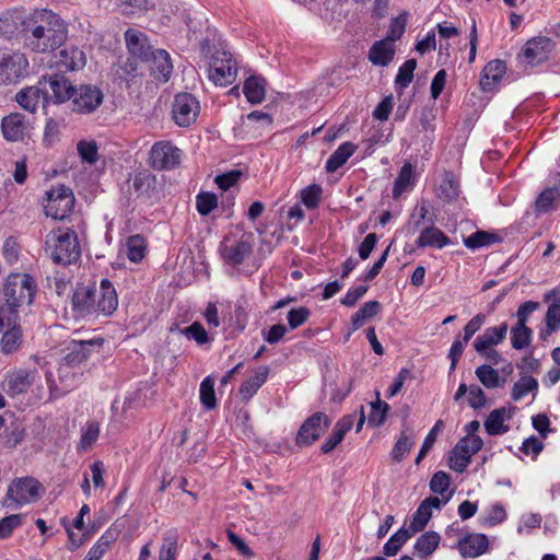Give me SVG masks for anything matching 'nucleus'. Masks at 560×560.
<instances>
[{"label":"nucleus","instance_id":"nucleus-47","mask_svg":"<svg viewBox=\"0 0 560 560\" xmlns=\"http://www.w3.org/2000/svg\"><path fill=\"white\" fill-rule=\"evenodd\" d=\"M459 185L451 172L445 173L438 188V197L444 201H451L457 198Z\"/></svg>","mask_w":560,"mask_h":560},{"label":"nucleus","instance_id":"nucleus-28","mask_svg":"<svg viewBox=\"0 0 560 560\" xmlns=\"http://www.w3.org/2000/svg\"><path fill=\"white\" fill-rule=\"evenodd\" d=\"M430 208L431 203L428 199L421 198L417 202L406 224L409 233L413 234L419 231L424 222H429L430 225L435 223V218L433 215H429Z\"/></svg>","mask_w":560,"mask_h":560},{"label":"nucleus","instance_id":"nucleus-12","mask_svg":"<svg viewBox=\"0 0 560 560\" xmlns=\"http://www.w3.org/2000/svg\"><path fill=\"white\" fill-rule=\"evenodd\" d=\"M200 113L199 101L190 93H179L175 96L172 115L176 125L189 127Z\"/></svg>","mask_w":560,"mask_h":560},{"label":"nucleus","instance_id":"nucleus-58","mask_svg":"<svg viewBox=\"0 0 560 560\" xmlns=\"http://www.w3.org/2000/svg\"><path fill=\"white\" fill-rule=\"evenodd\" d=\"M217 206L218 198L212 192H200L196 197V208L201 215H208Z\"/></svg>","mask_w":560,"mask_h":560},{"label":"nucleus","instance_id":"nucleus-21","mask_svg":"<svg viewBox=\"0 0 560 560\" xmlns=\"http://www.w3.org/2000/svg\"><path fill=\"white\" fill-rule=\"evenodd\" d=\"M103 345L102 338L71 341L68 347V353L65 355V364L68 366H78L88 360L94 349Z\"/></svg>","mask_w":560,"mask_h":560},{"label":"nucleus","instance_id":"nucleus-5","mask_svg":"<svg viewBox=\"0 0 560 560\" xmlns=\"http://www.w3.org/2000/svg\"><path fill=\"white\" fill-rule=\"evenodd\" d=\"M28 59L20 50H5L0 52V84H15L26 77Z\"/></svg>","mask_w":560,"mask_h":560},{"label":"nucleus","instance_id":"nucleus-41","mask_svg":"<svg viewBox=\"0 0 560 560\" xmlns=\"http://www.w3.org/2000/svg\"><path fill=\"white\" fill-rule=\"evenodd\" d=\"M475 373L479 382L487 388H498L505 383V378H501L499 372L490 364L478 366Z\"/></svg>","mask_w":560,"mask_h":560},{"label":"nucleus","instance_id":"nucleus-30","mask_svg":"<svg viewBox=\"0 0 560 560\" xmlns=\"http://www.w3.org/2000/svg\"><path fill=\"white\" fill-rule=\"evenodd\" d=\"M269 375V368L259 366L254 376L247 378L238 388V394L244 401H248L257 390L266 383Z\"/></svg>","mask_w":560,"mask_h":560},{"label":"nucleus","instance_id":"nucleus-24","mask_svg":"<svg viewBox=\"0 0 560 560\" xmlns=\"http://www.w3.org/2000/svg\"><path fill=\"white\" fill-rule=\"evenodd\" d=\"M508 330L509 325L506 322L501 323L499 326L488 327L475 339L474 349L476 352H483L488 348L500 345L505 339Z\"/></svg>","mask_w":560,"mask_h":560},{"label":"nucleus","instance_id":"nucleus-46","mask_svg":"<svg viewBox=\"0 0 560 560\" xmlns=\"http://www.w3.org/2000/svg\"><path fill=\"white\" fill-rule=\"evenodd\" d=\"M145 249V241L141 235L135 234L128 237L126 243V255L130 261H141L144 257Z\"/></svg>","mask_w":560,"mask_h":560},{"label":"nucleus","instance_id":"nucleus-29","mask_svg":"<svg viewBox=\"0 0 560 560\" xmlns=\"http://www.w3.org/2000/svg\"><path fill=\"white\" fill-rule=\"evenodd\" d=\"M505 63L499 59L489 61L483 70L480 85L483 91H491L502 80L505 74Z\"/></svg>","mask_w":560,"mask_h":560},{"label":"nucleus","instance_id":"nucleus-6","mask_svg":"<svg viewBox=\"0 0 560 560\" xmlns=\"http://www.w3.org/2000/svg\"><path fill=\"white\" fill-rule=\"evenodd\" d=\"M74 201V195L69 187L52 186L46 191L45 213L55 220H63L72 212Z\"/></svg>","mask_w":560,"mask_h":560},{"label":"nucleus","instance_id":"nucleus-23","mask_svg":"<svg viewBox=\"0 0 560 560\" xmlns=\"http://www.w3.org/2000/svg\"><path fill=\"white\" fill-rule=\"evenodd\" d=\"M143 63L149 65L151 75L162 82H167L173 72L170 54L164 49H155Z\"/></svg>","mask_w":560,"mask_h":560},{"label":"nucleus","instance_id":"nucleus-13","mask_svg":"<svg viewBox=\"0 0 560 560\" xmlns=\"http://www.w3.org/2000/svg\"><path fill=\"white\" fill-rule=\"evenodd\" d=\"M219 252L225 264L240 266L253 254L252 237L242 235L241 238L233 242L224 238L220 244Z\"/></svg>","mask_w":560,"mask_h":560},{"label":"nucleus","instance_id":"nucleus-39","mask_svg":"<svg viewBox=\"0 0 560 560\" xmlns=\"http://www.w3.org/2000/svg\"><path fill=\"white\" fill-rule=\"evenodd\" d=\"M413 174L415 166L407 162L400 168L398 176L394 182L393 187V197L398 198L405 192L408 188L413 186Z\"/></svg>","mask_w":560,"mask_h":560},{"label":"nucleus","instance_id":"nucleus-1","mask_svg":"<svg viewBox=\"0 0 560 560\" xmlns=\"http://www.w3.org/2000/svg\"><path fill=\"white\" fill-rule=\"evenodd\" d=\"M68 23L55 11L36 8L30 11L24 48L35 54H51L67 42Z\"/></svg>","mask_w":560,"mask_h":560},{"label":"nucleus","instance_id":"nucleus-9","mask_svg":"<svg viewBox=\"0 0 560 560\" xmlns=\"http://www.w3.org/2000/svg\"><path fill=\"white\" fill-rule=\"evenodd\" d=\"M103 100L104 94L96 85L74 86L70 98L71 110L78 114H91L101 106Z\"/></svg>","mask_w":560,"mask_h":560},{"label":"nucleus","instance_id":"nucleus-59","mask_svg":"<svg viewBox=\"0 0 560 560\" xmlns=\"http://www.w3.org/2000/svg\"><path fill=\"white\" fill-rule=\"evenodd\" d=\"M182 334L187 339L195 340L199 346L209 342V336L203 326L199 322L192 323L190 326L184 328Z\"/></svg>","mask_w":560,"mask_h":560},{"label":"nucleus","instance_id":"nucleus-4","mask_svg":"<svg viewBox=\"0 0 560 560\" xmlns=\"http://www.w3.org/2000/svg\"><path fill=\"white\" fill-rule=\"evenodd\" d=\"M36 284L27 273H11L3 287L5 304L0 308H8L19 315V308L30 306L33 302Z\"/></svg>","mask_w":560,"mask_h":560},{"label":"nucleus","instance_id":"nucleus-55","mask_svg":"<svg viewBox=\"0 0 560 560\" xmlns=\"http://www.w3.org/2000/svg\"><path fill=\"white\" fill-rule=\"evenodd\" d=\"M560 197L559 188L549 187L540 192L536 200V210L538 212H548L552 208V203Z\"/></svg>","mask_w":560,"mask_h":560},{"label":"nucleus","instance_id":"nucleus-17","mask_svg":"<svg viewBox=\"0 0 560 560\" xmlns=\"http://www.w3.org/2000/svg\"><path fill=\"white\" fill-rule=\"evenodd\" d=\"M55 55L56 67L63 72H73L83 69L86 65L85 51L72 44L67 45L66 43Z\"/></svg>","mask_w":560,"mask_h":560},{"label":"nucleus","instance_id":"nucleus-37","mask_svg":"<svg viewBox=\"0 0 560 560\" xmlns=\"http://www.w3.org/2000/svg\"><path fill=\"white\" fill-rule=\"evenodd\" d=\"M501 241L498 234L483 230H479L463 240L464 245L471 250L487 247Z\"/></svg>","mask_w":560,"mask_h":560},{"label":"nucleus","instance_id":"nucleus-50","mask_svg":"<svg viewBox=\"0 0 560 560\" xmlns=\"http://www.w3.org/2000/svg\"><path fill=\"white\" fill-rule=\"evenodd\" d=\"M301 202L310 210L316 209L323 198V188L318 184H312L300 192Z\"/></svg>","mask_w":560,"mask_h":560},{"label":"nucleus","instance_id":"nucleus-32","mask_svg":"<svg viewBox=\"0 0 560 560\" xmlns=\"http://www.w3.org/2000/svg\"><path fill=\"white\" fill-rule=\"evenodd\" d=\"M243 92L250 104H259L266 94V80L258 75H250L244 82Z\"/></svg>","mask_w":560,"mask_h":560},{"label":"nucleus","instance_id":"nucleus-20","mask_svg":"<svg viewBox=\"0 0 560 560\" xmlns=\"http://www.w3.org/2000/svg\"><path fill=\"white\" fill-rule=\"evenodd\" d=\"M125 40L127 49L135 60L144 62L154 51L147 35L138 30L128 28L125 32Z\"/></svg>","mask_w":560,"mask_h":560},{"label":"nucleus","instance_id":"nucleus-8","mask_svg":"<svg viewBox=\"0 0 560 560\" xmlns=\"http://www.w3.org/2000/svg\"><path fill=\"white\" fill-rule=\"evenodd\" d=\"M0 349L2 353L15 352L22 343V330L19 324V315L8 308H0Z\"/></svg>","mask_w":560,"mask_h":560},{"label":"nucleus","instance_id":"nucleus-64","mask_svg":"<svg viewBox=\"0 0 560 560\" xmlns=\"http://www.w3.org/2000/svg\"><path fill=\"white\" fill-rule=\"evenodd\" d=\"M451 483V477L445 471L435 472L430 480V490L441 495L447 491Z\"/></svg>","mask_w":560,"mask_h":560},{"label":"nucleus","instance_id":"nucleus-48","mask_svg":"<svg viewBox=\"0 0 560 560\" xmlns=\"http://www.w3.org/2000/svg\"><path fill=\"white\" fill-rule=\"evenodd\" d=\"M389 410V405L385 401H382L380 398V393L376 392V400L371 402V412L368 417V423L371 427H381L387 417V412Z\"/></svg>","mask_w":560,"mask_h":560},{"label":"nucleus","instance_id":"nucleus-51","mask_svg":"<svg viewBox=\"0 0 560 560\" xmlns=\"http://www.w3.org/2000/svg\"><path fill=\"white\" fill-rule=\"evenodd\" d=\"M483 446V441L480 436H464L454 446L455 452L468 456L470 459L472 455L478 453Z\"/></svg>","mask_w":560,"mask_h":560},{"label":"nucleus","instance_id":"nucleus-22","mask_svg":"<svg viewBox=\"0 0 560 560\" xmlns=\"http://www.w3.org/2000/svg\"><path fill=\"white\" fill-rule=\"evenodd\" d=\"M42 84L22 89L16 95L15 101L24 109L35 113L39 105L45 106L49 102V94Z\"/></svg>","mask_w":560,"mask_h":560},{"label":"nucleus","instance_id":"nucleus-14","mask_svg":"<svg viewBox=\"0 0 560 560\" xmlns=\"http://www.w3.org/2000/svg\"><path fill=\"white\" fill-rule=\"evenodd\" d=\"M330 424L331 420L326 413L315 412L301 425L295 438L296 444L300 446L312 445Z\"/></svg>","mask_w":560,"mask_h":560},{"label":"nucleus","instance_id":"nucleus-18","mask_svg":"<svg viewBox=\"0 0 560 560\" xmlns=\"http://www.w3.org/2000/svg\"><path fill=\"white\" fill-rule=\"evenodd\" d=\"M37 375L36 370L19 369L8 373L2 389L11 397L19 396L28 390Z\"/></svg>","mask_w":560,"mask_h":560},{"label":"nucleus","instance_id":"nucleus-62","mask_svg":"<svg viewBox=\"0 0 560 560\" xmlns=\"http://www.w3.org/2000/svg\"><path fill=\"white\" fill-rule=\"evenodd\" d=\"M311 311L305 306L292 308L288 313V324L290 329H295L307 322Z\"/></svg>","mask_w":560,"mask_h":560},{"label":"nucleus","instance_id":"nucleus-56","mask_svg":"<svg viewBox=\"0 0 560 560\" xmlns=\"http://www.w3.org/2000/svg\"><path fill=\"white\" fill-rule=\"evenodd\" d=\"M100 435V424L96 421H89L82 428L80 447L83 450L90 448Z\"/></svg>","mask_w":560,"mask_h":560},{"label":"nucleus","instance_id":"nucleus-42","mask_svg":"<svg viewBox=\"0 0 560 560\" xmlns=\"http://www.w3.org/2000/svg\"><path fill=\"white\" fill-rule=\"evenodd\" d=\"M511 346L515 350H523L529 346L533 337V330L523 324H515L511 328Z\"/></svg>","mask_w":560,"mask_h":560},{"label":"nucleus","instance_id":"nucleus-10","mask_svg":"<svg viewBox=\"0 0 560 560\" xmlns=\"http://www.w3.org/2000/svg\"><path fill=\"white\" fill-rule=\"evenodd\" d=\"M30 22V11H10L0 16V35L7 39L19 40L24 47V34L26 35Z\"/></svg>","mask_w":560,"mask_h":560},{"label":"nucleus","instance_id":"nucleus-36","mask_svg":"<svg viewBox=\"0 0 560 560\" xmlns=\"http://www.w3.org/2000/svg\"><path fill=\"white\" fill-rule=\"evenodd\" d=\"M2 132L7 140L18 141L23 138L24 122L19 114H11L2 119Z\"/></svg>","mask_w":560,"mask_h":560},{"label":"nucleus","instance_id":"nucleus-54","mask_svg":"<svg viewBox=\"0 0 560 560\" xmlns=\"http://www.w3.org/2000/svg\"><path fill=\"white\" fill-rule=\"evenodd\" d=\"M155 184V176L148 172H139L135 175L132 187L141 196H149L150 190Z\"/></svg>","mask_w":560,"mask_h":560},{"label":"nucleus","instance_id":"nucleus-44","mask_svg":"<svg viewBox=\"0 0 560 560\" xmlns=\"http://www.w3.org/2000/svg\"><path fill=\"white\" fill-rule=\"evenodd\" d=\"M178 534L172 529L163 535L159 560H175L177 556Z\"/></svg>","mask_w":560,"mask_h":560},{"label":"nucleus","instance_id":"nucleus-33","mask_svg":"<svg viewBox=\"0 0 560 560\" xmlns=\"http://www.w3.org/2000/svg\"><path fill=\"white\" fill-rule=\"evenodd\" d=\"M506 416V409L504 407L492 410L485 421V429L489 435H502L506 433L510 428L504 424V420L510 418Z\"/></svg>","mask_w":560,"mask_h":560},{"label":"nucleus","instance_id":"nucleus-53","mask_svg":"<svg viewBox=\"0 0 560 560\" xmlns=\"http://www.w3.org/2000/svg\"><path fill=\"white\" fill-rule=\"evenodd\" d=\"M417 68L416 59H408L405 61L398 69V73L395 79L396 88L399 90H405L412 82L413 71Z\"/></svg>","mask_w":560,"mask_h":560},{"label":"nucleus","instance_id":"nucleus-26","mask_svg":"<svg viewBox=\"0 0 560 560\" xmlns=\"http://www.w3.org/2000/svg\"><path fill=\"white\" fill-rule=\"evenodd\" d=\"M416 244L420 248L432 247L441 249L450 245L451 240L442 230L431 224L420 231Z\"/></svg>","mask_w":560,"mask_h":560},{"label":"nucleus","instance_id":"nucleus-2","mask_svg":"<svg viewBox=\"0 0 560 560\" xmlns=\"http://www.w3.org/2000/svg\"><path fill=\"white\" fill-rule=\"evenodd\" d=\"M71 306L74 315L81 318L96 319L108 317L118 306V296L114 284L102 279L100 285L80 284L73 292Z\"/></svg>","mask_w":560,"mask_h":560},{"label":"nucleus","instance_id":"nucleus-34","mask_svg":"<svg viewBox=\"0 0 560 560\" xmlns=\"http://www.w3.org/2000/svg\"><path fill=\"white\" fill-rule=\"evenodd\" d=\"M381 312V304L377 301H369L364 303L351 317L352 329L348 334L347 339L351 334L363 326L364 322L375 317Z\"/></svg>","mask_w":560,"mask_h":560},{"label":"nucleus","instance_id":"nucleus-11","mask_svg":"<svg viewBox=\"0 0 560 560\" xmlns=\"http://www.w3.org/2000/svg\"><path fill=\"white\" fill-rule=\"evenodd\" d=\"M182 152L170 141H159L150 150L149 163L158 171L175 168L180 163Z\"/></svg>","mask_w":560,"mask_h":560},{"label":"nucleus","instance_id":"nucleus-49","mask_svg":"<svg viewBox=\"0 0 560 560\" xmlns=\"http://www.w3.org/2000/svg\"><path fill=\"white\" fill-rule=\"evenodd\" d=\"M199 394L200 402L207 410L217 408L218 404L214 392V378L211 375L205 377L201 382Z\"/></svg>","mask_w":560,"mask_h":560},{"label":"nucleus","instance_id":"nucleus-40","mask_svg":"<svg viewBox=\"0 0 560 560\" xmlns=\"http://www.w3.org/2000/svg\"><path fill=\"white\" fill-rule=\"evenodd\" d=\"M546 330L539 332V337L546 340L548 336L560 329V300H555L548 306L546 317Z\"/></svg>","mask_w":560,"mask_h":560},{"label":"nucleus","instance_id":"nucleus-7","mask_svg":"<svg viewBox=\"0 0 560 560\" xmlns=\"http://www.w3.org/2000/svg\"><path fill=\"white\" fill-rule=\"evenodd\" d=\"M236 75L237 67L232 54L224 49H217L209 68L210 80L215 85L228 86L235 81Z\"/></svg>","mask_w":560,"mask_h":560},{"label":"nucleus","instance_id":"nucleus-25","mask_svg":"<svg viewBox=\"0 0 560 560\" xmlns=\"http://www.w3.org/2000/svg\"><path fill=\"white\" fill-rule=\"evenodd\" d=\"M489 540L485 534H469L458 541L459 553L465 558H476L488 549Z\"/></svg>","mask_w":560,"mask_h":560},{"label":"nucleus","instance_id":"nucleus-57","mask_svg":"<svg viewBox=\"0 0 560 560\" xmlns=\"http://www.w3.org/2000/svg\"><path fill=\"white\" fill-rule=\"evenodd\" d=\"M443 427H444V422L442 420H438L435 422V424L433 425V428L430 430V432L427 434V436L422 443V446L418 453V456L415 460L417 465H419L422 462V459L427 456L429 451L432 448L433 444L436 441V435Z\"/></svg>","mask_w":560,"mask_h":560},{"label":"nucleus","instance_id":"nucleus-16","mask_svg":"<svg viewBox=\"0 0 560 560\" xmlns=\"http://www.w3.org/2000/svg\"><path fill=\"white\" fill-rule=\"evenodd\" d=\"M553 47L555 44L549 37H534L527 40L518 58L526 65L536 66L549 58Z\"/></svg>","mask_w":560,"mask_h":560},{"label":"nucleus","instance_id":"nucleus-27","mask_svg":"<svg viewBox=\"0 0 560 560\" xmlns=\"http://www.w3.org/2000/svg\"><path fill=\"white\" fill-rule=\"evenodd\" d=\"M354 419L355 415H346L336 422L331 435L320 446L324 454L330 453L341 443L345 435L351 430Z\"/></svg>","mask_w":560,"mask_h":560},{"label":"nucleus","instance_id":"nucleus-45","mask_svg":"<svg viewBox=\"0 0 560 560\" xmlns=\"http://www.w3.org/2000/svg\"><path fill=\"white\" fill-rule=\"evenodd\" d=\"M538 390V381L530 375H521L520 380L515 382L511 390L513 400L518 401L525 395Z\"/></svg>","mask_w":560,"mask_h":560},{"label":"nucleus","instance_id":"nucleus-43","mask_svg":"<svg viewBox=\"0 0 560 560\" xmlns=\"http://www.w3.org/2000/svg\"><path fill=\"white\" fill-rule=\"evenodd\" d=\"M413 534L405 527L399 528L384 545L383 552L387 557L398 553L401 547L411 538Z\"/></svg>","mask_w":560,"mask_h":560},{"label":"nucleus","instance_id":"nucleus-31","mask_svg":"<svg viewBox=\"0 0 560 560\" xmlns=\"http://www.w3.org/2000/svg\"><path fill=\"white\" fill-rule=\"evenodd\" d=\"M357 145L352 142H343L335 150L326 162V171L334 173L340 168L357 151Z\"/></svg>","mask_w":560,"mask_h":560},{"label":"nucleus","instance_id":"nucleus-60","mask_svg":"<svg viewBox=\"0 0 560 560\" xmlns=\"http://www.w3.org/2000/svg\"><path fill=\"white\" fill-rule=\"evenodd\" d=\"M431 516L432 512H430L429 509L424 506V504L420 503L410 524L409 529L411 530V533L416 534L418 532H421L429 523Z\"/></svg>","mask_w":560,"mask_h":560},{"label":"nucleus","instance_id":"nucleus-63","mask_svg":"<svg viewBox=\"0 0 560 560\" xmlns=\"http://www.w3.org/2000/svg\"><path fill=\"white\" fill-rule=\"evenodd\" d=\"M406 23H407V18L405 14H400L399 16L394 18L390 21L386 39L389 42H395V40L399 39L405 33Z\"/></svg>","mask_w":560,"mask_h":560},{"label":"nucleus","instance_id":"nucleus-61","mask_svg":"<svg viewBox=\"0 0 560 560\" xmlns=\"http://www.w3.org/2000/svg\"><path fill=\"white\" fill-rule=\"evenodd\" d=\"M119 5L126 14H138L153 7L151 0H119Z\"/></svg>","mask_w":560,"mask_h":560},{"label":"nucleus","instance_id":"nucleus-3","mask_svg":"<svg viewBox=\"0 0 560 560\" xmlns=\"http://www.w3.org/2000/svg\"><path fill=\"white\" fill-rule=\"evenodd\" d=\"M45 252L59 265L75 262L81 255L77 233L70 228H58L46 235Z\"/></svg>","mask_w":560,"mask_h":560},{"label":"nucleus","instance_id":"nucleus-19","mask_svg":"<svg viewBox=\"0 0 560 560\" xmlns=\"http://www.w3.org/2000/svg\"><path fill=\"white\" fill-rule=\"evenodd\" d=\"M43 83L48 84L51 92L49 100H51L54 103L61 104L70 101L74 85L65 74L51 73L44 75L39 81V84Z\"/></svg>","mask_w":560,"mask_h":560},{"label":"nucleus","instance_id":"nucleus-15","mask_svg":"<svg viewBox=\"0 0 560 560\" xmlns=\"http://www.w3.org/2000/svg\"><path fill=\"white\" fill-rule=\"evenodd\" d=\"M40 483L32 478L25 477L14 480L8 489L7 500L19 505L35 502L39 499Z\"/></svg>","mask_w":560,"mask_h":560},{"label":"nucleus","instance_id":"nucleus-52","mask_svg":"<svg viewBox=\"0 0 560 560\" xmlns=\"http://www.w3.org/2000/svg\"><path fill=\"white\" fill-rule=\"evenodd\" d=\"M413 444L415 442L412 435L407 433L406 431H402L390 455L393 460L396 463H400L410 452Z\"/></svg>","mask_w":560,"mask_h":560},{"label":"nucleus","instance_id":"nucleus-35","mask_svg":"<svg viewBox=\"0 0 560 560\" xmlns=\"http://www.w3.org/2000/svg\"><path fill=\"white\" fill-rule=\"evenodd\" d=\"M441 536L434 530L422 534L416 541L413 548L418 557L428 558L439 547Z\"/></svg>","mask_w":560,"mask_h":560},{"label":"nucleus","instance_id":"nucleus-38","mask_svg":"<svg viewBox=\"0 0 560 560\" xmlns=\"http://www.w3.org/2000/svg\"><path fill=\"white\" fill-rule=\"evenodd\" d=\"M394 58V49L390 44L380 40L373 44L369 51V59L373 65L387 66Z\"/></svg>","mask_w":560,"mask_h":560}]
</instances>
